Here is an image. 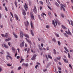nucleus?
<instances>
[{"mask_svg": "<svg viewBox=\"0 0 73 73\" xmlns=\"http://www.w3.org/2000/svg\"><path fill=\"white\" fill-rule=\"evenodd\" d=\"M66 7V5L65 4H64V5H63L62 4H60V10H62V9H63V11H65V8H64V7Z\"/></svg>", "mask_w": 73, "mask_h": 73, "instance_id": "obj_1", "label": "nucleus"}, {"mask_svg": "<svg viewBox=\"0 0 73 73\" xmlns=\"http://www.w3.org/2000/svg\"><path fill=\"white\" fill-rule=\"evenodd\" d=\"M24 7L25 8V10L26 11H27V9H28V6H27V3H25V5H24Z\"/></svg>", "mask_w": 73, "mask_h": 73, "instance_id": "obj_2", "label": "nucleus"}, {"mask_svg": "<svg viewBox=\"0 0 73 73\" xmlns=\"http://www.w3.org/2000/svg\"><path fill=\"white\" fill-rule=\"evenodd\" d=\"M33 12H34L35 13H37V9L36 8V6H34V7Z\"/></svg>", "mask_w": 73, "mask_h": 73, "instance_id": "obj_3", "label": "nucleus"}, {"mask_svg": "<svg viewBox=\"0 0 73 73\" xmlns=\"http://www.w3.org/2000/svg\"><path fill=\"white\" fill-rule=\"evenodd\" d=\"M65 32L67 33V34H68V35H72V33H71V32H70V31L69 29H68V32L67 31H66Z\"/></svg>", "mask_w": 73, "mask_h": 73, "instance_id": "obj_4", "label": "nucleus"}, {"mask_svg": "<svg viewBox=\"0 0 73 73\" xmlns=\"http://www.w3.org/2000/svg\"><path fill=\"white\" fill-rule=\"evenodd\" d=\"M24 42L23 41L22 43H21V44H20V46L21 48H23V47L24 46Z\"/></svg>", "mask_w": 73, "mask_h": 73, "instance_id": "obj_5", "label": "nucleus"}, {"mask_svg": "<svg viewBox=\"0 0 73 73\" xmlns=\"http://www.w3.org/2000/svg\"><path fill=\"white\" fill-rule=\"evenodd\" d=\"M20 37L21 38H23V34L22 31L20 32Z\"/></svg>", "mask_w": 73, "mask_h": 73, "instance_id": "obj_6", "label": "nucleus"}, {"mask_svg": "<svg viewBox=\"0 0 73 73\" xmlns=\"http://www.w3.org/2000/svg\"><path fill=\"white\" fill-rule=\"evenodd\" d=\"M55 23L56 25H57V23L58 24V25H60V22L59 21H58V20H57L56 21H55Z\"/></svg>", "mask_w": 73, "mask_h": 73, "instance_id": "obj_7", "label": "nucleus"}, {"mask_svg": "<svg viewBox=\"0 0 73 73\" xmlns=\"http://www.w3.org/2000/svg\"><path fill=\"white\" fill-rule=\"evenodd\" d=\"M36 55L35 54H34L33 57L31 58L32 60H35L36 58Z\"/></svg>", "mask_w": 73, "mask_h": 73, "instance_id": "obj_8", "label": "nucleus"}, {"mask_svg": "<svg viewBox=\"0 0 73 73\" xmlns=\"http://www.w3.org/2000/svg\"><path fill=\"white\" fill-rule=\"evenodd\" d=\"M4 47L5 48H8V46L7 45H6L5 44H2V47H4Z\"/></svg>", "mask_w": 73, "mask_h": 73, "instance_id": "obj_9", "label": "nucleus"}, {"mask_svg": "<svg viewBox=\"0 0 73 73\" xmlns=\"http://www.w3.org/2000/svg\"><path fill=\"white\" fill-rule=\"evenodd\" d=\"M25 24L26 27H28L29 25V22H28V21H27L26 22H25Z\"/></svg>", "mask_w": 73, "mask_h": 73, "instance_id": "obj_10", "label": "nucleus"}, {"mask_svg": "<svg viewBox=\"0 0 73 73\" xmlns=\"http://www.w3.org/2000/svg\"><path fill=\"white\" fill-rule=\"evenodd\" d=\"M31 19L32 20H33V19H34L35 18V17H34V16L33 15V14H32V13H31Z\"/></svg>", "mask_w": 73, "mask_h": 73, "instance_id": "obj_11", "label": "nucleus"}, {"mask_svg": "<svg viewBox=\"0 0 73 73\" xmlns=\"http://www.w3.org/2000/svg\"><path fill=\"white\" fill-rule=\"evenodd\" d=\"M31 28H33V29L34 28L33 27V23H32V21L31 22Z\"/></svg>", "mask_w": 73, "mask_h": 73, "instance_id": "obj_12", "label": "nucleus"}, {"mask_svg": "<svg viewBox=\"0 0 73 73\" xmlns=\"http://www.w3.org/2000/svg\"><path fill=\"white\" fill-rule=\"evenodd\" d=\"M12 51L13 53H15V52H16V50H15V48L14 47H13L12 48Z\"/></svg>", "mask_w": 73, "mask_h": 73, "instance_id": "obj_13", "label": "nucleus"}, {"mask_svg": "<svg viewBox=\"0 0 73 73\" xmlns=\"http://www.w3.org/2000/svg\"><path fill=\"white\" fill-rule=\"evenodd\" d=\"M23 14L24 16H25L26 15V13H25V10H23Z\"/></svg>", "mask_w": 73, "mask_h": 73, "instance_id": "obj_14", "label": "nucleus"}, {"mask_svg": "<svg viewBox=\"0 0 73 73\" xmlns=\"http://www.w3.org/2000/svg\"><path fill=\"white\" fill-rule=\"evenodd\" d=\"M25 39L28 42H29L30 44H31V45H32V42H31V41H29V40H28V39L26 38H25Z\"/></svg>", "mask_w": 73, "mask_h": 73, "instance_id": "obj_15", "label": "nucleus"}, {"mask_svg": "<svg viewBox=\"0 0 73 73\" xmlns=\"http://www.w3.org/2000/svg\"><path fill=\"white\" fill-rule=\"evenodd\" d=\"M30 32L32 36H34V34L33 33V31L31 29L30 30Z\"/></svg>", "mask_w": 73, "mask_h": 73, "instance_id": "obj_16", "label": "nucleus"}, {"mask_svg": "<svg viewBox=\"0 0 73 73\" xmlns=\"http://www.w3.org/2000/svg\"><path fill=\"white\" fill-rule=\"evenodd\" d=\"M23 36H25V37H27V38H29V36H28V35H27V34H24Z\"/></svg>", "mask_w": 73, "mask_h": 73, "instance_id": "obj_17", "label": "nucleus"}, {"mask_svg": "<svg viewBox=\"0 0 73 73\" xmlns=\"http://www.w3.org/2000/svg\"><path fill=\"white\" fill-rule=\"evenodd\" d=\"M52 24H53V25L54 26V27H55V28H56V25H55V22H54V21H52Z\"/></svg>", "mask_w": 73, "mask_h": 73, "instance_id": "obj_18", "label": "nucleus"}, {"mask_svg": "<svg viewBox=\"0 0 73 73\" xmlns=\"http://www.w3.org/2000/svg\"><path fill=\"white\" fill-rule=\"evenodd\" d=\"M14 16L17 20H19V18H18V17H17V15L16 14H15L14 15Z\"/></svg>", "mask_w": 73, "mask_h": 73, "instance_id": "obj_19", "label": "nucleus"}, {"mask_svg": "<svg viewBox=\"0 0 73 73\" xmlns=\"http://www.w3.org/2000/svg\"><path fill=\"white\" fill-rule=\"evenodd\" d=\"M48 58H50V59H52V57L50 55L48 54Z\"/></svg>", "mask_w": 73, "mask_h": 73, "instance_id": "obj_20", "label": "nucleus"}, {"mask_svg": "<svg viewBox=\"0 0 73 73\" xmlns=\"http://www.w3.org/2000/svg\"><path fill=\"white\" fill-rule=\"evenodd\" d=\"M13 35L16 38H17V36L16 35V34H15V33L14 32H13Z\"/></svg>", "mask_w": 73, "mask_h": 73, "instance_id": "obj_21", "label": "nucleus"}, {"mask_svg": "<svg viewBox=\"0 0 73 73\" xmlns=\"http://www.w3.org/2000/svg\"><path fill=\"white\" fill-rule=\"evenodd\" d=\"M11 38H8L7 39H5V41L6 42L8 41H9V40H11Z\"/></svg>", "mask_w": 73, "mask_h": 73, "instance_id": "obj_22", "label": "nucleus"}, {"mask_svg": "<svg viewBox=\"0 0 73 73\" xmlns=\"http://www.w3.org/2000/svg\"><path fill=\"white\" fill-rule=\"evenodd\" d=\"M55 4H56L57 7H60V5H59L57 2H55Z\"/></svg>", "mask_w": 73, "mask_h": 73, "instance_id": "obj_23", "label": "nucleus"}, {"mask_svg": "<svg viewBox=\"0 0 73 73\" xmlns=\"http://www.w3.org/2000/svg\"><path fill=\"white\" fill-rule=\"evenodd\" d=\"M55 35L57 37H58L59 36H60V35H58V34L57 33H55Z\"/></svg>", "mask_w": 73, "mask_h": 73, "instance_id": "obj_24", "label": "nucleus"}, {"mask_svg": "<svg viewBox=\"0 0 73 73\" xmlns=\"http://www.w3.org/2000/svg\"><path fill=\"white\" fill-rule=\"evenodd\" d=\"M15 4L16 7L17 8V2H16V1H15Z\"/></svg>", "mask_w": 73, "mask_h": 73, "instance_id": "obj_25", "label": "nucleus"}, {"mask_svg": "<svg viewBox=\"0 0 73 73\" xmlns=\"http://www.w3.org/2000/svg\"><path fill=\"white\" fill-rule=\"evenodd\" d=\"M39 48L40 50H42V47L40 46V45H39Z\"/></svg>", "mask_w": 73, "mask_h": 73, "instance_id": "obj_26", "label": "nucleus"}, {"mask_svg": "<svg viewBox=\"0 0 73 73\" xmlns=\"http://www.w3.org/2000/svg\"><path fill=\"white\" fill-rule=\"evenodd\" d=\"M54 52L53 53L54 54H56V50L55 49H54L53 50Z\"/></svg>", "mask_w": 73, "mask_h": 73, "instance_id": "obj_27", "label": "nucleus"}, {"mask_svg": "<svg viewBox=\"0 0 73 73\" xmlns=\"http://www.w3.org/2000/svg\"><path fill=\"white\" fill-rule=\"evenodd\" d=\"M56 58L58 60H59V61H60V60H61V57H60L59 58L56 57Z\"/></svg>", "mask_w": 73, "mask_h": 73, "instance_id": "obj_28", "label": "nucleus"}, {"mask_svg": "<svg viewBox=\"0 0 73 73\" xmlns=\"http://www.w3.org/2000/svg\"><path fill=\"white\" fill-rule=\"evenodd\" d=\"M6 57H9V58H10V59H11V60H12V57H11V56H9V55H7L6 56Z\"/></svg>", "mask_w": 73, "mask_h": 73, "instance_id": "obj_29", "label": "nucleus"}, {"mask_svg": "<svg viewBox=\"0 0 73 73\" xmlns=\"http://www.w3.org/2000/svg\"><path fill=\"white\" fill-rule=\"evenodd\" d=\"M64 49H65L66 51H67V52H69V50H68V49L66 48V47H64Z\"/></svg>", "mask_w": 73, "mask_h": 73, "instance_id": "obj_30", "label": "nucleus"}, {"mask_svg": "<svg viewBox=\"0 0 73 73\" xmlns=\"http://www.w3.org/2000/svg\"><path fill=\"white\" fill-rule=\"evenodd\" d=\"M62 27L64 29H66V27H65L64 26V25H62Z\"/></svg>", "mask_w": 73, "mask_h": 73, "instance_id": "obj_31", "label": "nucleus"}, {"mask_svg": "<svg viewBox=\"0 0 73 73\" xmlns=\"http://www.w3.org/2000/svg\"><path fill=\"white\" fill-rule=\"evenodd\" d=\"M39 3L40 4H41L42 5H43L44 4V3L43 2H42V1H39Z\"/></svg>", "mask_w": 73, "mask_h": 73, "instance_id": "obj_32", "label": "nucleus"}, {"mask_svg": "<svg viewBox=\"0 0 73 73\" xmlns=\"http://www.w3.org/2000/svg\"><path fill=\"white\" fill-rule=\"evenodd\" d=\"M29 66V64H28L27 63L25 64V66L26 67H28Z\"/></svg>", "mask_w": 73, "mask_h": 73, "instance_id": "obj_33", "label": "nucleus"}, {"mask_svg": "<svg viewBox=\"0 0 73 73\" xmlns=\"http://www.w3.org/2000/svg\"><path fill=\"white\" fill-rule=\"evenodd\" d=\"M63 60H64V61L66 63L67 62V61H66V60L65 59L63 58Z\"/></svg>", "mask_w": 73, "mask_h": 73, "instance_id": "obj_34", "label": "nucleus"}, {"mask_svg": "<svg viewBox=\"0 0 73 73\" xmlns=\"http://www.w3.org/2000/svg\"><path fill=\"white\" fill-rule=\"evenodd\" d=\"M68 56L69 58H70V55L69 53H68Z\"/></svg>", "mask_w": 73, "mask_h": 73, "instance_id": "obj_35", "label": "nucleus"}, {"mask_svg": "<svg viewBox=\"0 0 73 73\" xmlns=\"http://www.w3.org/2000/svg\"><path fill=\"white\" fill-rule=\"evenodd\" d=\"M71 23V25L72 27H73V22L71 20L70 21Z\"/></svg>", "mask_w": 73, "mask_h": 73, "instance_id": "obj_36", "label": "nucleus"}, {"mask_svg": "<svg viewBox=\"0 0 73 73\" xmlns=\"http://www.w3.org/2000/svg\"><path fill=\"white\" fill-rule=\"evenodd\" d=\"M8 33H6L5 35V37L6 38H7V37H8Z\"/></svg>", "mask_w": 73, "mask_h": 73, "instance_id": "obj_37", "label": "nucleus"}, {"mask_svg": "<svg viewBox=\"0 0 73 73\" xmlns=\"http://www.w3.org/2000/svg\"><path fill=\"white\" fill-rule=\"evenodd\" d=\"M51 14H52V13H51V12H50V11H49L48 14L50 16V15H51Z\"/></svg>", "mask_w": 73, "mask_h": 73, "instance_id": "obj_38", "label": "nucleus"}, {"mask_svg": "<svg viewBox=\"0 0 73 73\" xmlns=\"http://www.w3.org/2000/svg\"><path fill=\"white\" fill-rule=\"evenodd\" d=\"M52 41H53L54 42H56V39H54V38L52 39Z\"/></svg>", "mask_w": 73, "mask_h": 73, "instance_id": "obj_39", "label": "nucleus"}, {"mask_svg": "<svg viewBox=\"0 0 73 73\" xmlns=\"http://www.w3.org/2000/svg\"><path fill=\"white\" fill-rule=\"evenodd\" d=\"M64 35H65V36H66V37H68V35H67L66 33H64Z\"/></svg>", "mask_w": 73, "mask_h": 73, "instance_id": "obj_40", "label": "nucleus"}, {"mask_svg": "<svg viewBox=\"0 0 73 73\" xmlns=\"http://www.w3.org/2000/svg\"><path fill=\"white\" fill-rule=\"evenodd\" d=\"M58 44L60 46V45H61V43L60 42L58 41Z\"/></svg>", "mask_w": 73, "mask_h": 73, "instance_id": "obj_41", "label": "nucleus"}, {"mask_svg": "<svg viewBox=\"0 0 73 73\" xmlns=\"http://www.w3.org/2000/svg\"><path fill=\"white\" fill-rule=\"evenodd\" d=\"M54 61L56 62H58V60L56 59H54Z\"/></svg>", "mask_w": 73, "mask_h": 73, "instance_id": "obj_42", "label": "nucleus"}, {"mask_svg": "<svg viewBox=\"0 0 73 73\" xmlns=\"http://www.w3.org/2000/svg\"><path fill=\"white\" fill-rule=\"evenodd\" d=\"M5 10H6V11H7V12H8V9L7 8V7H5Z\"/></svg>", "mask_w": 73, "mask_h": 73, "instance_id": "obj_43", "label": "nucleus"}, {"mask_svg": "<svg viewBox=\"0 0 73 73\" xmlns=\"http://www.w3.org/2000/svg\"><path fill=\"white\" fill-rule=\"evenodd\" d=\"M24 61V59H21V60L20 62L21 63V62H22V61Z\"/></svg>", "mask_w": 73, "mask_h": 73, "instance_id": "obj_44", "label": "nucleus"}, {"mask_svg": "<svg viewBox=\"0 0 73 73\" xmlns=\"http://www.w3.org/2000/svg\"><path fill=\"white\" fill-rule=\"evenodd\" d=\"M21 69V67L20 66L18 68V70H20Z\"/></svg>", "mask_w": 73, "mask_h": 73, "instance_id": "obj_45", "label": "nucleus"}, {"mask_svg": "<svg viewBox=\"0 0 73 73\" xmlns=\"http://www.w3.org/2000/svg\"><path fill=\"white\" fill-rule=\"evenodd\" d=\"M10 14L11 15L13 18V14H12V12H10Z\"/></svg>", "mask_w": 73, "mask_h": 73, "instance_id": "obj_46", "label": "nucleus"}, {"mask_svg": "<svg viewBox=\"0 0 73 73\" xmlns=\"http://www.w3.org/2000/svg\"><path fill=\"white\" fill-rule=\"evenodd\" d=\"M29 4L31 5V4H32V3L30 1H29Z\"/></svg>", "mask_w": 73, "mask_h": 73, "instance_id": "obj_47", "label": "nucleus"}, {"mask_svg": "<svg viewBox=\"0 0 73 73\" xmlns=\"http://www.w3.org/2000/svg\"><path fill=\"white\" fill-rule=\"evenodd\" d=\"M22 65L23 66H25V63H23L22 64Z\"/></svg>", "mask_w": 73, "mask_h": 73, "instance_id": "obj_48", "label": "nucleus"}, {"mask_svg": "<svg viewBox=\"0 0 73 73\" xmlns=\"http://www.w3.org/2000/svg\"><path fill=\"white\" fill-rule=\"evenodd\" d=\"M46 27L47 28H50L49 26V25H46Z\"/></svg>", "mask_w": 73, "mask_h": 73, "instance_id": "obj_49", "label": "nucleus"}, {"mask_svg": "<svg viewBox=\"0 0 73 73\" xmlns=\"http://www.w3.org/2000/svg\"><path fill=\"white\" fill-rule=\"evenodd\" d=\"M38 18H39V19L40 20L41 19V17H40V15H38Z\"/></svg>", "mask_w": 73, "mask_h": 73, "instance_id": "obj_50", "label": "nucleus"}, {"mask_svg": "<svg viewBox=\"0 0 73 73\" xmlns=\"http://www.w3.org/2000/svg\"><path fill=\"white\" fill-rule=\"evenodd\" d=\"M7 65L8 66H11V65L9 64H7Z\"/></svg>", "mask_w": 73, "mask_h": 73, "instance_id": "obj_51", "label": "nucleus"}, {"mask_svg": "<svg viewBox=\"0 0 73 73\" xmlns=\"http://www.w3.org/2000/svg\"><path fill=\"white\" fill-rule=\"evenodd\" d=\"M48 7L50 10H52V9H51V8H50V7L49 6H48Z\"/></svg>", "mask_w": 73, "mask_h": 73, "instance_id": "obj_52", "label": "nucleus"}, {"mask_svg": "<svg viewBox=\"0 0 73 73\" xmlns=\"http://www.w3.org/2000/svg\"><path fill=\"white\" fill-rule=\"evenodd\" d=\"M17 59H19V58H20V56H18L17 57Z\"/></svg>", "mask_w": 73, "mask_h": 73, "instance_id": "obj_53", "label": "nucleus"}, {"mask_svg": "<svg viewBox=\"0 0 73 73\" xmlns=\"http://www.w3.org/2000/svg\"><path fill=\"white\" fill-rule=\"evenodd\" d=\"M25 47L26 48V47H27V44L25 43Z\"/></svg>", "mask_w": 73, "mask_h": 73, "instance_id": "obj_54", "label": "nucleus"}, {"mask_svg": "<svg viewBox=\"0 0 73 73\" xmlns=\"http://www.w3.org/2000/svg\"><path fill=\"white\" fill-rule=\"evenodd\" d=\"M37 67H38V65H36L35 66V68L36 69H37Z\"/></svg>", "mask_w": 73, "mask_h": 73, "instance_id": "obj_55", "label": "nucleus"}, {"mask_svg": "<svg viewBox=\"0 0 73 73\" xmlns=\"http://www.w3.org/2000/svg\"><path fill=\"white\" fill-rule=\"evenodd\" d=\"M58 68L59 70H61V68L60 67H58Z\"/></svg>", "mask_w": 73, "mask_h": 73, "instance_id": "obj_56", "label": "nucleus"}, {"mask_svg": "<svg viewBox=\"0 0 73 73\" xmlns=\"http://www.w3.org/2000/svg\"><path fill=\"white\" fill-rule=\"evenodd\" d=\"M1 35L2 37H5V35L4 34H1Z\"/></svg>", "mask_w": 73, "mask_h": 73, "instance_id": "obj_57", "label": "nucleus"}, {"mask_svg": "<svg viewBox=\"0 0 73 73\" xmlns=\"http://www.w3.org/2000/svg\"><path fill=\"white\" fill-rule=\"evenodd\" d=\"M61 16L62 17H63V18H64V16L63 15H62V14H61Z\"/></svg>", "mask_w": 73, "mask_h": 73, "instance_id": "obj_58", "label": "nucleus"}, {"mask_svg": "<svg viewBox=\"0 0 73 73\" xmlns=\"http://www.w3.org/2000/svg\"><path fill=\"white\" fill-rule=\"evenodd\" d=\"M17 55V52H16L15 54V57H16V56Z\"/></svg>", "mask_w": 73, "mask_h": 73, "instance_id": "obj_59", "label": "nucleus"}, {"mask_svg": "<svg viewBox=\"0 0 73 73\" xmlns=\"http://www.w3.org/2000/svg\"><path fill=\"white\" fill-rule=\"evenodd\" d=\"M57 1L59 4H60V1H59V0H57Z\"/></svg>", "mask_w": 73, "mask_h": 73, "instance_id": "obj_60", "label": "nucleus"}, {"mask_svg": "<svg viewBox=\"0 0 73 73\" xmlns=\"http://www.w3.org/2000/svg\"><path fill=\"white\" fill-rule=\"evenodd\" d=\"M44 46V44L42 43L41 44V46L42 47H43V46Z\"/></svg>", "mask_w": 73, "mask_h": 73, "instance_id": "obj_61", "label": "nucleus"}, {"mask_svg": "<svg viewBox=\"0 0 73 73\" xmlns=\"http://www.w3.org/2000/svg\"><path fill=\"white\" fill-rule=\"evenodd\" d=\"M0 27L1 28H3V26L2 25L0 26Z\"/></svg>", "mask_w": 73, "mask_h": 73, "instance_id": "obj_62", "label": "nucleus"}, {"mask_svg": "<svg viewBox=\"0 0 73 73\" xmlns=\"http://www.w3.org/2000/svg\"><path fill=\"white\" fill-rule=\"evenodd\" d=\"M58 64H59V65H61V63L60 62H58Z\"/></svg>", "mask_w": 73, "mask_h": 73, "instance_id": "obj_63", "label": "nucleus"}, {"mask_svg": "<svg viewBox=\"0 0 73 73\" xmlns=\"http://www.w3.org/2000/svg\"><path fill=\"white\" fill-rule=\"evenodd\" d=\"M40 10H41V9H42V7L40 6Z\"/></svg>", "mask_w": 73, "mask_h": 73, "instance_id": "obj_64", "label": "nucleus"}]
</instances>
